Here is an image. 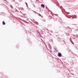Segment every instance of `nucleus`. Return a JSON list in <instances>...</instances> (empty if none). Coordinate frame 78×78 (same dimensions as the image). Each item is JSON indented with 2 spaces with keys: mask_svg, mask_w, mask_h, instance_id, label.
<instances>
[{
  "mask_svg": "<svg viewBox=\"0 0 78 78\" xmlns=\"http://www.w3.org/2000/svg\"><path fill=\"white\" fill-rule=\"evenodd\" d=\"M58 56H59V57H61V54H60V53H59L58 54Z\"/></svg>",
  "mask_w": 78,
  "mask_h": 78,
  "instance_id": "nucleus-2",
  "label": "nucleus"
},
{
  "mask_svg": "<svg viewBox=\"0 0 78 78\" xmlns=\"http://www.w3.org/2000/svg\"><path fill=\"white\" fill-rule=\"evenodd\" d=\"M11 7H12V8H13L12 6H11Z\"/></svg>",
  "mask_w": 78,
  "mask_h": 78,
  "instance_id": "nucleus-5",
  "label": "nucleus"
},
{
  "mask_svg": "<svg viewBox=\"0 0 78 78\" xmlns=\"http://www.w3.org/2000/svg\"><path fill=\"white\" fill-rule=\"evenodd\" d=\"M2 24L3 25H5V22L4 21H3Z\"/></svg>",
  "mask_w": 78,
  "mask_h": 78,
  "instance_id": "nucleus-3",
  "label": "nucleus"
},
{
  "mask_svg": "<svg viewBox=\"0 0 78 78\" xmlns=\"http://www.w3.org/2000/svg\"><path fill=\"white\" fill-rule=\"evenodd\" d=\"M71 51L70 50V51H69L70 52Z\"/></svg>",
  "mask_w": 78,
  "mask_h": 78,
  "instance_id": "nucleus-6",
  "label": "nucleus"
},
{
  "mask_svg": "<svg viewBox=\"0 0 78 78\" xmlns=\"http://www.w3.org/2000/svg\"><path fill=\"white\" fill-rule=\"evenodd\" d=\"M41 7H42V8H45V5H44L42 4L41 5Z\"/></svg>",
  "mask_w": 78,
  "mask_h": 78,
  "instance_id": "nucleus-1",
  "label": "nucleus"
},
{
  "mask_svg": "<svg viewBox=\"0 0 78 78\" xmlns=\"http://www.w3.org/2000/svg\"><path fill=\"white\" fill-rule=\"evenodd\" d=\"M26 4L27 6H28V4L27 3V2H26Z\"/></svg>",
  "mask_w": 78,
  "mask_h": 78,
  "instance_id": "nucleus-4",
  "label": "nucleus"
}]
</instances>
